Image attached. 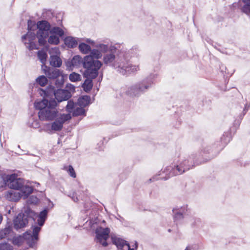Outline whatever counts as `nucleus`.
<instances>
[{
    "mask_svg": "<svg viewBox=\"0 0 250 250\" xmlns=\"http://www.w3.org/2000/svg\"><path fill=\"white\" fill-rule=\"evenodd\" d=\"M113 244H114L119 249L121 250H130L129 245L125 240L118 237H112Z\"/></svg>",
    "mask_w": 250,
    "mask_h": 250,
    "instance_id": "19",
    "label": "nucleus"
},
{
    "mask_svg": "<svg viewBox=\"0 0 250 250\" xmlns=\"http://www.w3.org/2000/svg\"><path fill=\"white\" fill-rule=\"evenodd\" d=\"M90 102V97L89 96H83L78 99L77 104L79 107L84 108V107L89 104Z\"/></svg>",
    "mask_w": 250,
    "mask_h": 250,
    "instance_id": "24",
    "label": "nucleus"
},
{
    "mask_svg": "<svg viewBox=\"0 0 250 250\" xmlns=\"http://www.w3.org/2000/svg\"><path fill=\"white\" fill-rule=\"evenodd\" d=\"M250 107V104L249 105L246 104L245 108L244 109V111H245V113L246 112L247 110H248V108Z\"/></svg>",
    "mask_w": 250,
    "mask_h": 250,
    "instance_id": "40",
    "label": "nucleus"
},
{
    "mask_svg": "<svg viewBox=\"0 0 250 250\" xmlns=\"http://www.w3.org/2000/svg\"><path fill=\"white\" fill-rule=\"evenodd\" d=\"M30 194L24 193L22 191L16 189H10L5 193V197L9 201L17 202L21 198L26 199Z\"/></svg>",
    "mask_w": 250,
    "mask_h": 250,
    "instance_id": "13",
    "label": "nucleus"
},
{
    "mask_svg": "<svg viewBox=\"0 0 250 250\" xmlns=\"http://www.w3.org/2000/svg\"><path fill=\"white\" fill-rule=\"evenodd\" d=\"M178 169L179 168L174 161V164L167 166L164 168L163 173L165 174V176L162 177L161 178L167 180L170 177L181 174V173L178 171Z\"/></svg>",
    "mask_w": 250,
    "mask_h": 250,
    "instance_id": "16",
    "label": "nucleus"
},
{
    "mask_svg": "<svg viewBox=\"0 0 250 250\" xmlns=\"http://www.w3.org/2000/svg\"><path fill=\"white\" fill-rule=\"evenodd\" d=\"M71 118V115L70 114L60 113L51 124V130L54 131H61L63 127V124Z\"/></svg>",
    "mask_w": 250,
    "mask_h": 250,
    "instance_id": "11",
    "label": "nucleus"
},
{
    "mask_svg": "<svg viewBox=\"0 0 250 250\" xmlns=\"http://www.w3.org/2000/svg\"><path fill=\"white\" fill-rule=\"evenodd\" d=\"M45 74L49 79L52 80L56 79L62 75L60 70L53 68H49L45 70Z\"/></svg>",
    "mask_w": 250,
    "mask_h": 250,
    "instance_id": "21",
    "label": "nucleus"
},
{
    "mask_svg": "<svg viewBox=\"0 0 250 250\" xmlns=\"http://www.w3.org/2000/svg\"><path fill=\"white\" fill-rule=\"evenodd\" d=\"M63 76L62 75L60 77L57 78L55 81V85L57 87H61L63 83Z\"/></svg>",
    "mask_w": 250,
    "mask_h": 250,
    "instance_id": "35",
    "label": "nucleus"
},
{
    "mask_svg": "<svg viewBox=\"0 0 250 250\" xmlns=\"http://www.w3.org/2000/svg\"><path fill=\"white\" fill-rule=\"evenodd\" d=\"M79 49L83 54H87L90 52L91 50V47L89 45L83 42L79 44Z\"/></svg>",
    "mask_w": 250,
    "mask_h": 250,
    "instance_id": "28",
    "label": "nucleus"
},
{
    "mask_svg": "<svg viewBox=\"0 0 250 250\" xmlns=\"http://www.w3.org/2000/svg\"><path fill=\"white\" fill-rule=\"evenodd\" d=\"M64 34L63 30L59 27H52L48 33L46 39V42L53 45H57L60 43V38Z\"/></svg>",
    "mask_w": 250,
    "mask_h": 250,
    "instance_id": "10",
    "label": "nucleus"
},
{
    "mask_svg": "<svg viewBox=\"0 0 250 250\" xmlns=\"http://www.w3.org/2000/svg\"><path fill=\"white\" fill-rule=\"evenodd\" d=\"M116 50L104 54L103 62L113 67L118 73L125 76L134 74L140 70L139 64H132L128 60L127 54L121 52L115 54Z\"/></svg>",
    "mask_w": 250,
    "mask_h": 250,
    "instance_id": "1",
    "label": "nucleus"
},
{
    "mask_svg": "<svg viewBox=\"0 0 250 250\" xmlns=\"http://www.w3.org/2000/svg\"><path fill=\"white\" fill-rule=\"evenodd\" d=\"M173 218L175 220H179L183 218V213L180 211L178 208H173L172 209Z\"/></svg>",
    "mask_w": 250,
    "mask_h": 250,
    "instance_id": "29",
    "label": "nucleus"
},
{
    "mask_svg": "<svg viewBox=\"0 0 250 250\" xmlns=\"http://www.w3.org/2000/svg\"><path fill=\"white\" fill-rule=\"evenodd\" d=\"M56 106L57 103L56 101L54 100H50L48 106L39 111L38 115L40 119L42 121L53 120L60 114L56 109Z\"/></svg>",
    "mask_w": 250,
    "mask_h": 250,
    "instance_id": "8",
    "label": "nucleus"
},
{
    "mask_svg": "<svg viewBox=\"0 0 250 250\" xmlns=\"http://www.w3.org/2000/svg\"><path fill=\"white\" fill-rule=\"evenodd\" d=\"M31 229L32 230L26 231L22 236L14 237L13 238V244L19 246L25 241L30 247L33 248L38 240V233L40 231V227L33 226Z\"/></svg>",
    "mask_w": 250,
    "mask_h": 250,
    "instance_id": "5",
    "label": "nucleus"
},
{
    "mask_svg": "<svg viewBox=\"0 0 250 250\" xmlns=\"http://www.w3.org/2000/svg\"><path fill=\"white\" fill-rule=\"evenodd\" d=\"M155 77V75H151L142 82L130 86L126 91V94L130 96H139L152 86L153 83L152 79Z\"/></svg>",
    "mask_w": 250,
    "mask_h": 250,
    "instance_id": "7",
    "label": "nucleus"
},
{
    "mask_svg": "<svg viewBox=\"0 0 250 250\" xmlns=\"http://www.w3.org/2000/svg\"><path fill=\"white\" fill-rule=\"evenodd\" d=\"M49 101L46 99H44L41 101H36L34 104V106L36 108L40 110H42L47 106H48Z\"/></svg>",
    "mask_w": 250,
    "mask_h": 250,
    "instance_id": "27",
    "label": "nucleus"
},
{
    "mask_svg": "<svg viewBox=\"0 0 250 250\" xmlns=\"http://www.w3.org/2000/svg\"><path fill=\"white\" fill-rule=\"evenodd\" d=\"M102 52L97 49L91 50L90 54L84 57L83 67L86 68L85 75L92 78H95L98 75V70L102 62L98 60L103 57Z\"/></svg>",
    "mask_w": 250,
    "mask_h": 250,
    "instance_id": "3",
    "label": "nucleus"
},
{
    "mask_svg": "<svg viewBox=\"0 0 250 250\" xmlns=\"http://www.w3.org/2000/svg\"><path fill=\"white\" fill-rule=\"evenodd\" d=\"M29 202L31 203L36 204L38 202V199L35 196H32L30 198Z\"/></svg>",
    "mask_w": 250,
    "mask_h": 250,
    "instance_id": "37",
    "label": "nucleus"
},
{
    "mask_svg": "<svg viewBox=\"0 0 250 250\" xmlns=\"http://www.w3.org/2000/svg\"><path fill=\"white\" fill-rule=\"evenodd\" d=\"M73 200H74V201L76 202L78 200V199H77V198H76V199H74Z\"/></svg>",
    "mask_w": 250,
    "mask_h": 250,
    "instance_id": "43",
    "label": "nucleus"
},
{
    "mask_svg": "<svg viewBox=\"0 0 250 250\" xmlns=\"http://www.w3.org/2000/svg\"><path fill=\"white\" fill-rule=\"evenodd\" d=\"M67 87L68 88L71 90H75V86L71 84H67Z\"/></svg>",
    "mask_w": 250,
    "mask_h": 250,
    "instance_id": "39",
    "label": "nucleus"
},
{
    "mask_svg": "<svg viewBox=\"0 0 250 250\" xmlns=\"http://www.w3.org/2000/svg\"><path fill=\"white\" fill-rule=\"evenodd\" d=\"M175 161L179 168L178 171L181 174L201 164V162L198 160L196 154H191L190 155L181 154L177 159H175Z\"/></svg>",
    "mask_w": 250,
    "mask_h": 250,
    "instance_id": "4",
    "label": "nucleus"
},
{
    "mask_svg": "<svg viewBox=\"0 0 250 250\" xmlns=\"http://www.w3.org/2000/svg\"><path fill=\"white\" fill-rule=\"evenodd\" d=\"M48 80L44 76H40L36 79V82L41 86H45Z\"/></svg>",
    "mask_w": 250,
    "mask_h": 250,
    "instance_id": "31",
    "label": "nucleus"
},
{
    "mask_svg": "<svg viewBox=\"0 0 250 250\" xmlns=\"http://www.w3.org/2000/svg\"><path fill=\"white\" fill-rule=\"evenodd\" d=\"M65 44L69 48L76 47L78 43V39L71 36H68L64 40Z\"/></svg>",
    "mask_w": 250,
    "mask_h": 250,
    "instance_id": "23",
    "label": "nucleus"
},
{
    "mask_svg": "<svg viewBox=\"0 0 250 250\" xmlns=\"http://www.w3.org/2000/svg\"><path fill=\"white\" fill-rule=\"evenodd\" d=\"M65 109L68 112V114L71 115L70 113H72L73 116L85 115V109L82 107H79L77 103H74L72 100H69L67 102Z\"/></svg>",
    "mask_w": 250,
    "mask_h": 250,
    "instance_id": "15",
    "label": "nucleus"
},
{
    "mask_svg": "<svg viewBox=\"0 0 250 250\" xmlns=\"http://www.w3.org/2000/svg\"><path fill=\"white\" fill-rule=\"evenodd\" d=\"M36 213L29 208H27L24 212L19 213L13 221L14 228L18 230L25 227L30 219H34Z\"/></svg>",
    "mask_w": 250,
    "mask_h": 250,
    "instance_id": "9",
    "label": "nucleus"
},
{
    "mask_svg": "<svg viewBox=\"0 0 250 250\" xmlns=\"http://www.w3.org/2000/svg\"><path fill=\"white\" fill-rule=\"evenodd\" d=\"M47 213L48 210L47 209H45L40 212V213L38 216L39 218L37 220V222L39 226L35 225V226L40 227V229H41V227L44 224V223L47 217Z\"/></svg>",
    "mask_w": 250,
    "mask_h": 250,
    "instance_id": "26",
    "label": "nucleus"
},
{
    "mask_svg": "<svg viewBox=\"0 0 250 250\" xmlns=\"http://www.w3.org/2000/svg\"><path fill=\"white\" fill-rule=\"evenodd\" d=\"M0 250H13V247L6 242L0 244Z\"/></svg>",
    "mask_w": 250,
    "mask_h": 250,
    "instance_id": "33",
    "label": "nucleus"
},
{
    "mask_svg": "<svg viewBox=\"0 0 250 250\" xmlns=\"http://www.w3.org/2000/svg\"><path fill=\"white\" fill-rule=\"evenodd\" d=\"M5 181L10 189L22 191L24 193L31 194L33 191L32 188L26 184L23 179L18 178V175L16 174L7 175Z\"/></svg>",
    "mask_w": 250,
    "mask_h": 250,
    "instance_id": "6",
    "label": "nucleus"
},
{
    "mask_svg": "<svg viewBox=\"0 0 250 250\" xmlns=\"http://www.w3.org/2000/svg\"><path fill=\"white\" fill-rule=\"evenodd\" d=\"M38 57L41 62L42 64H45L47 58V53L43 50L39 51L38 52Z\"/></svg>",
    "mask_w": 250,
    "mask_h": 250,
    "instance_id": "30",
    "label": "nucleus"
},
{
    "mask_svg": "<svg viewBox=\"0 0 250 250\" xmlns=\"http://www.w3.org/2000/svg\"><path fill=\"white\" fill-rule=\"evenodd\" d=\"M85 42H86L87 43H88L89 44H91V45H94L95 44V42L91 40V39H86L85 40Z\"/></svg>",
    "mask_w": 250,
    "mask_h": 250,
    "instance_id": "38",
    "label": "nucleus"
},
{
    "mask_svg": "<svg viewBox=\"0 0 250 250\" xmlns=\"http://www.w3.org/2000/svg\"><path fill=\"white\" fill-rule=\"evenodd\" d=\"M84 59L79 55H76L70 60H68L66 63V67L70 70H72L74 67H78L82 63L83 64Z\"/></svg>",
    "mask_w": 250,
    "mask_h": 250,
    "instance_id": "17",
    "label": "nucleus"
},
{
    "mask_svg": "<svg viewBox=\"0 0 250 250\" xmlns=\"http://www.w3.org/2000/svg\"><path fill=\"white\" fill-rule=\"evenodd\" d=\"M84 76L86 78V79L84 81L83 83V90L86 92H88L90 91L93 87V83L92 79L93 78H90L88 77L86 75H85V72L84 73Z\"/></svg>",
    "mask_w": 250,
    "mask_h": 250,
    "instance_id": "25",
    "label": "nucleus"
},
{
    "mask_svg": "<svg viewBox=\"0 0 250 250\" xmlns=\"http://www.w3.org/2000/svg\"><path fill=\"white\" fill-rule=\"evenodd\" d=\"M2 220V216L1 214L0 213V224L1 223Z\"/></svg>",
    "mask_w": 250,
    "mask_h": 250,
    "instance_id": "41",
    "label": "nucleus"
},
{
    "mask_svg": "<svg viewBox=\"0 0 250 250\" xmlns=\"http://www.w3.org/2000/svg\"><path fill=\"white\" fill-rule=\"evenodd\" d=\"M95 233L96 242L101 244L104 247L107 246L108 243L106 241L109 237L110 229L108 228L99 227L96 229Z\"/></svg>",
    "mask_w": 250,
    "mask_h": 250,
    "instance_id": "12",
    "label": "nucleus"
},
{
    "mask_svg": "<svg viewBox=\"0 0 250 250\" xmlns=\"http://www.w3.org/2000/svg\"><path fill=\"white\" fill-rule=\"evenodd\" d=\"M185 250H191L189 247H187Z\"/></svg>",
    "mask_w": 250,
    "mask_h": 250,
    "instance_id": "42",
    "label": "nucleus"
},
{
    "mask_svg": "<svg viewBox=\"0 0 250 250\" xmlns=\"http://www.w3.org/2000/svg\"><path fill=\"white\" fill-rule=\"evenodd\" d=\"M32 23L31 21H28V31L25 35L23 36L21 38L22 41L29 50L38 49V44L35 42L36 38L38 39L39 44L40 45H45L48 33L52 27L46 21H39L37 22L36 26L34 25V27L38 29L36 34L32 31V27H31Z\"/></svg>",
    "mask_w": 250,
    "mask_h": 250,
    "instance_id": "2",
    "label": "nucleus"
},
{
    "mask_svg": "<svg viewBox=\"0 0 250 250\" xmlns=\"http://www.w3.org/2000/svg\"><path fill=\"white\" fill-rule=\"evenodd\" d=\"M48 53L50 54V64L55 67H60L62 64V61L60 57V51L59 48L55 47L50 48Z\"/></svg>",
    "mask_w": 250,
    "mask_h": 250,
    "instance_id": "14",
    "label": "nucleus"
},
{
    "mask_svg": "<svg viewBox=\"0 0 250 250\" xmlns=\"http://www.w3.org/2000/svg\"><path fill=\"white\" fill-rule=\"evenodd\" d=\"M66 169L68 172L69 175L73 177H76V173L75 172L74 169L71 166H69L68 167H64V168Z\"/></svg>",
    "mask_w": 250,
    "mask_h": 250,
    "instance_id": "36",
    "label": "nucleus"
},
{
    "mask_svg": "<svg viewBox=\"0 0 250 250\" xmlns=\"http://www.w3.org/2000/svg\"><path fill=\"white\" fill-rule=\"evenodd\" d=\"M94 46L102 52L103 55L108 53V51L116 50V48L114 46L109 45L108 43H98Z\"/></svg>",
    "mask_w": 250,
    "mask_h": 250,
    "instance_id": "20",
    "label": "nucleus"
},
{
    "mask_svg": "<svg viewBox=\"0 0 250 250\" xmlns=\"http://www.w3.org/2000/svg\"><path fill=\"white\" fill-rule=\"evenodd\" d=\"M54 94L56 99L58 102L67 101L71 97L70 92L65 89H58L56 91H54Z\"/></svg>",
    "mask_w": 250,
    "mask_h": 250,
    "instance_id": "18",
    "label": "nucleus"
},
{
    "mask_svg": "<svg viewBox=\"0 0 250 250\" xmlns=\"http://www.w3.org/2000/svg\"><path fill=\"white\" fill-rule=\"evenodd\" d=\"M69 79L72 82H76L81 80V76L78 73L73 72L69 75Z\"/></svg>",
    "mask_w": 250,
    "mask_h": 250,
    "instance_id": "32",
    "label": "nucleus"
},
{
    "mask_svg": "<svg viewBox=\"0 0 250 250\" xmlns=\"http://www.w3.org/2000/svg\"><path fill=\"white\" fill-rule=\"evenodd\" d=\"M239 6L243 12L250 14V0H240Z\"/></svg>",
    "mask_w": 250,
    "mask_h": 250,
    "instance_id": "22",
    "label": "nucleus"
},
{
    "mask_svg": "<svg viewBox=\"0 0 250 250\" xmlns=\"http://www.w3.org/2000/svg\"><path fill=\"white\" fill-rule=\"evenodd\" d=\"M11 231L10 227L5 228L0 231V239L4 238Z\"/></svg>",
    "mask_w": 250,
    "mask_h": 250,
    "instance_id": "34",
    "label": "nucleus"
}]
</instances>
